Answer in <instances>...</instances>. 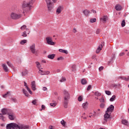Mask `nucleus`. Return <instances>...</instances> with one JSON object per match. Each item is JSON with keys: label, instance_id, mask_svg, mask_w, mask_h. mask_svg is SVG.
<instances>
[{"label": "nucleus", "instance_id": "nucleus-1", "mask_svg": "<svg viewBox=\"0 0 129 129\" xmlns=\"http://www.w3.org/2000/svg\"><path fill=\"white\" fill-rule=\"evenodd\" d=\"M6 129H30V126L23 124H18L12 122L7 124Z\"/></svg>", "mask_w": 129, "mask_h": 129}, {"label": "nucleus", "instance_id": "nucleus-2", "mask_svg": "<svg viewBox=\"0 0 129 129\" xmlns=\"http://www.w3.org/2000/svg\"><path fill=\"white\" fill-rule=\"evenodd\" d=\"M34 3H35L34 0H31L30 2H28L26 1L23 2L21 7V13L25 14V12L30 11V10H31V7H32V5H33Z\"/></svg>", "mask_w": 129, "mask_h": 129}, {"label": "nucleus", "instance_id": "nucleus-3", "mask_svg": "<svg viewBox=\"0 0 129 129\" xmlns=\"http://www.w3.org/2000/svg\"><path fill=\"white\" fill-rule=\"evenodd\" d=\"M63 106L64 108H68V104L69 103V100H70V98H71L70 96V93L68 91L66 90H64L63 91Z\"/></svg>", "mask_w": 129, "mask_h": 129}, {"label": "nucleus", "instance_id": "nucleus-4", "mask_svg": "<svg viewBox=\"0 0 129 129\" xmlns=\"http://www.w3.org/2000/svg\"><path fill=\"white\" fill-rule=\"evenodd\" d=\"M45 3L47 7L48 12H52L54 9V4L57 3V0H45Z\"/></svg>", "mask_w": 129, "mask_h": 129}, {"label": "nucleus", "instance_id": "nucleus-5", "mask_svg": "<svg viewBox=\"0 0 129 129\" xmlns=\"http://www.w3.org/2000/svg\"><path fill=\"white\" fill-rule=\"evenodd\" d=\"M22 17V15L21 14L12 13L11 14V18L13 20H19V19H21Z\"/></svg>", "mask_w": 129, "mask_h": 129}, {"label": "nucleus", "instance_id": "nucleus-6", "mask_svg": "<svg viewBox=\"0 0 129 129\" xmlns=\"http://www.w3.org/2000/svg\"><path fill=\"white\" fill-rule=\"evenodd\" d=\"M46 40L48 45H55V42H53V39L51 37H47Z\"/></svg>", "mask_w": 129, "mask_h": 129}, {"label": "nucleus", "instance_id": "nucleus-7", "mask_svg": "<svg viewBox=\"0 0 129 129\" xmlns=\"http://www.w3.org/2000/svg\"><path fill=\"white\" fill-rule=\"evenodd\" d=\"M11 110L10 109L4 108L1 110V112L3 115H6V114H10Z\"/></svg>", "mask_w": 129, "mask_h": 129}, {"label": "nucleus", "instance_id": "nucleus-8", "mask_svg": "<svg viewBox=\"0 0 129 129\" xmlns=\"http://www.w3.org/2000/svg\"><path fill=\"white\" fill-rule=\"evenodd\" d=\"M8 115L10 120H15V119L16 118V115H15L14 114H12L11 111L9 112V114H8Z\"/></svg>", "mask_w": 129, "mask_h": 129}, {"label": "nucleus", "instance_id": "nucleus-9", "mask_svg": "<svg viewBox=\"0 0 129 129\" xmlns=\"http://www.w3.org/2000/svg\"><path fill=\"white\" fill-rule=\"evenodd\" d=\"M114 109V106L113 105H111L107 108V110L106 111L109 112V114H110V113L113 111Z\"/></svg>", "mask_w": 129, "mask_h": 129}, {"label": "nucleus", "instance_id": "nucleus-10", "mask_svg": "<svg viewBox=\"0 0 129 129\" xmlns=\"http://www.w3.org/2000/svg\"><path fill=\"white\" fill-rule=\"evenodd\" d=\"M30 50L33 54L36 53V45L35 44L30 46Z\"/></svg>", "mask_w": 129, "mask_h": 129}, {"label": "nucleus", "instance_id": "nucleus-11", "mask_svg": "<svg viewBox=\"0 0 129 129\" xmlns=\"http://www.w3.org/2000/svg\"><path fill=\"white\" fill-rule=\"evenodd\" d=\"M108 20V17L106 16H104L100 18V21H102L104 24Z\"/></svg>", "mask_w": 129, "mask_h": 129}, {"label": "nucleus", "instance_id": "nucleus-12", "mask_svg": "<svg viewBox=\"0 0 129 129\" xmlns=\"http://www.w3.org/2000/svg\"><path fill=\"white\" fill-rule=\"evenodd\" d=\"M31 88L34 91L37 90V88H36V82H35V81L31 82Z\"/></svg>", "mask_w": 129, "mask_h": 129}, {"label": "nucleus", "instance_id": "nucleus-13", "mask_svg": "<svg viewBox=\"0 0 129 129\" xmlns=\"http://www.w3.org/2000/svg\"><path fill=\"white\" fill-rule=\"evenodd\" d=\"M83 14H84V16H86V17H88V16H89V14H90V11L86 9L83 11Z\"/></svg>", "mask_w": 129, "mask_h": 129}, {"label": "nucleus", "instance_id": "nucleus-14", "mask_svg": "<svg viewBox=\"0 0 129 129\" xmlns=\"http://www.w3.org/2000/svg\"><path fill=\"white\" fill-rule=\"evenodd\" d=\"M29 74V72L27 70L25 69L23 70V71L21 73V75L23 77L25 76H27L28 74Z\"/></svg>", "mask_w": 129, "mask_h": 129}, {"label": "nucleus", "instance_id": "nucleus-15", "mask_svg": "<svg viewBox=\"0 0 129 129\" xmlns=\"http://www.w3.org/2000/svg\"><path fill=\"white\" fill-rule=\"evenodd\" d=\"M114 58H115V54L113 53L112 54V57L111 58L110 60L108 61V65H110L111 63L113 62V59H114Z\"/></svg>", "mask_w": 129, "mask_h": 129}, {"label": "nucleus", "instance_id": "nucleus-16", "mask_svg": "<svg viewBox=\"0 0 129 129\" xmlns=\"http://www.w3.org/2000/svg\"><path fill=\"white\" fill-rule=\"evenodd\" d=\"M109 113H110L109 112H107V111H105V113L104 115V117L106 119H108L109 117H110V115H109Z\"/></svg>", "mask_w": 129, "mask_h": 129}, {"label": "nucleus", "instance_id": "nucleus-17", "mask_svg": "<svg viewBox=\"0 0 129 129\" xmlns=\"http://www.w3.org/2000/svg\"><path fill=\"white\" fill-rule=\"evenodd\" d=\"M2 67L5 71V72H9V68H8V66L6 63H3L2 64Z\"/></svg>", "mask_w": 129, "mask_h": 129}, {"label": "nucleus", "instance_id": "nucleus-18", "mask_svg": "<svg viewBox=\"0 0 129 129\" xmlns=\"http://www.w3.org/2000/svg\"><path fill=\"white\" fill-rule=\"evenodd\" d=\"M102 45H99V46L98 47V48H97V50L96 51V53L97 54H98L99 53V52H100V51H101V50H102Z\"/></svg>", "mask_w": 129, "mask_h": 129}, {"label": "nucleus", "instance_id": "nucleus-19", "mask_svg": "<svg viewBox=\"0 0 129 129\" xmlns=\"http://www.w3.org/2000/svg\"><path fill=\"white\" fill-rule=\"evenodd\" d=\"M88 102H85V103H83V108H84V109H87V108H88Z\"/></svg>", "mask_w": 129, "mask_h": 129}, {"label": "nucleus", "instance_id": "nucleus-20", "mask_svg": "<svg viewBox=\"0 0 129 129\" xmlns=\"http://www.w3.org/2000/svg\"><path fill=\"white\" fill-rule=\"evenodd\" d=\"M61 12H62V7L59 6L57 8L56 10L57 15H59V14H60Z\"/></svg>", "mask_w": 129, "mask_h": 129}, {"label": "nucleus", "instance_id": "nucleus-21", "mask_svg": "<svg viewBox=\"0 0 129 129\" xmlns=\"http://www.w3.org/2000/svg\"><path fill=\"white\" fill-rule=\"evenodd\" d=\"M115 9L116 11H121L122 10V7L119 5H116L115 6Z\"/></svg>", "mask_w": 129, "mask_h": 129}, {"label": "nucleus", "instance_id": "nucleus-22", "mask_svg": "<svg viewBox=\"0 0 129 129\" xmlns=\"http://www.w3.org/2000/svg\"><path fill=\"white\" fill-rule=\"evenodd\" d=\"M88 82L86 81V79H83L81 80V84H82V85H85L86 84H87Z\"/></svg>", "mask_w": 129, "mask_h": 129}, {"label": "nucleus", "instance_id": "nucleus-23", "mask_svg": "<svg viewBox=\"0 0 129 129\" xmlns=\"http://www.w3.org/2000/svg\"><path fill=\"white\" fill-rule=\"evenodd\" d=\"M22 91L25 96H27V97H29V94L28 93V92L27 91V90H26V89H23Z\"/></svg>", "mask_w": 129, "mask_h": 129}, {"label": "nucleus", "instance_id": "nucleus-24", "mask_svg": "<svg viewBox=\"0 0 129 129\" xmlns=\"http://www.w3.org/2000/svg\"><path fill=\"white\" fill-rule=\"evenodd\" d=\"M4 114L2 113H0V119H2L3 121H5L6 120V117H5Z\"/></svg>", "mask_w": 129, "mask_h": 129}, {"label": "nucleus", "instance_id": "nucleus-25", "mask_svg": "<svg viewBox=\"0 0 129 129\" xmlns=\"http://www.w3.org/2000/svg\"><path fill=\"white\" fill-rule=\"evenodd\" d=\"M47 58H48V59H53L54 58H55V54H49L47 56Z\"/></svg>", "mask_w": 129, "mask_h": 129}, {"label": "nucleus", "instance_id": "nucleus-26", "mask_svg": "<svg viewBox=\"0 0 129 129\" xmlns=\"http://www.w3.org/2000/svg\"><path fill=\"white\" fill-rule=\"evenodd\" d=\"M122 123L125 125H127V124H128V121L126 119H123L122 120Z\"/></svg>", "mask_w": 129, "mask_h": 129}, {"label": "nucleus", "instance_id": "nucleus-27", "mask_svg": "<svg viewBox=\"0 0 129 129\" xmlns=\"http://www.w3.org/2000/svg\"><path fill=\"white\" fill-rule=\"evenodd\" d=\"M59 52H60L61 53H64V54H68V51L66 50H64L62 49H58Z\"/></svg>", "mask_w": 129, "mask_h": 129}, {"label": "nucleus", "instance_id": "nucleus-28", "mask_svg": "<svg viewBox=\"0 0 129 129\" xmlns=\"http://www.w3.org/2000/svg\"><path fill=\"white\" fill-rule=\"evenodd\" d=\"M20 29L23 31H24V30H26L27 31H29V28H27V26L25 25L22 26Z\"/></svg>", "mask_w": 129, "mask_h": 129}, {"label": "nucleus", "instance_id": "nucleus-29", "mask_svg": "<svg viewBox=\"0 0 129 129\" xmlns=\"http://www.w3.org/2000/svg\"><path fill=\"white\" fill-rule=\"evenodd\" d=\"M27 40H26V39L22 40L21 41L20 44L21 45H25V44H26V43H27Z\"/></svg>", "mask_w": 129, "mask_h": 129}, {"label": "nucleus", "instance_id": "nucleus-30", "mask_svg": "<svg viewBox=\"0 0 129 129\" xmlns=\"http://www.w3.org/2000/svg\"><path fill=\"white\" fill-rule=\"evenodd\" d=\"M115 98H116V96L115 95H113L111 98L110 99V101L112 102V101H114V100H115Z\"/></svg>", "mask_w": 129, "mask_h": 129}, {"label": "nucleus", "instance_id": "nucleus-31", "mask_svg": "<svg viewBox=\"0 0 129 129\" xmlns=\"http://www.w3.org/2000/svg\"><path fill=\"white\" fill-rule=\"evenodd\" d=\"M60 123L63 126H66V122L63 119L60 121Z\"/></svg>", "mask_w": 129, "mask_h": 129}, {"label": "nucleus", "instance_id": "nucleus-32", "mask_svg": "<svg viewBox=\"0 0 129 129\" xmlns=\"http://www.w3.org/2000/svg\"><path fill=\"white\" fill-rule=\"evenodd\" d=\"M11 100H12V101H13V102H14L15 103L18 102V100L16 98H11Z\"/></svg>", "mask_w": 129, "mask_h": 129}, {"label": "nucleus", "instance_id": "nucleus-33", "mask_svg": "<svg viewBox=\"0 0 129 129\" xmlns=\"http://www.w3.org/2000/svg\"><path fill=\"white\" fill-rule=\"evenodd\" d=\"M27 36H28V35L27 34V32L26 31L23 32L22 34V37H27Z\"/></svg>", "mask_w": 129, "mask_h": 129}, {"label": "nucleus", "instance_id": "nucleus-34", "mask_svg": "<svg viewBox=\"0 0 129 129\" xmlns=\"http://www.w3.org/2000/svg\"><path fill=\"white\" fill-rule=\"evenodd\" d=\"M90 23H95V22H96V18H93V19H91L90 20Z\"/></svg>", "mask_w": 129, "mask_h": 129}, {"label": "nucleus", "instance_id": "nucleus-35", "mask_svg": "<svg viewBox=\"0 0 129 129\" xmlns=\"http://www.w3.org/2000/svg\"><path fill=\"white\" fill-rule=\"evenodd\" d=\"M121 79L122 80H125V81H126V78H125V77H123L122 76L118 77V79Z\"/></svg>", "mask_w": 129, "mask_h": 129}, {"label": "nucleus", "instance_id": "nucleus-36", "mask_svg": "<svg viewBox=\"0 0 129 129\" xmlns=\"http://www.w3.org/2000/svg\"><path fill=\"white\" fill-rule=\"evenodd\" d=\"M45 108H46V106H45V105H42L41 109H40V111H42V110H44Z\"/></svg>", "mask_w": 129, "mask_h": 129}, {"label": "nucleus", "instance_id": "nucleus-37", "mask_svg": "<svg viewBox=\"0 0 129 129\" xmlns=\"http://www.w3.org/2000/svg\"><path fill=\"white\" fill-rule=\"evenodd\" d=\"M66 81V78L64 77H62L61 79L60 80V82H65Z\"/></svg>", "mask_w": 129, "mask_h": 129}, {"label": "nucleus", "instance_id": "nucleus-38", "mask_svg": "<svg viewBox=\"0 0 129 129\" xmlns=\"http://www.w3.org/2000/svg\"><path fill=\"white\" fill-rule=\"evenodd\" d=\"M105 92L107 95H111V92L109 91H105Z\"/></svg>", "mask_w": 129, "mask_h": 129}, {"label": "nucleus", "instance_id": "nucleus-39", "mask_svg": "<svg viewBox=\"0 0 129 129\" xmlns=\"http://www.w3.org/2000/svg\"><path fill=\"white\" fill-rule=\"evenodd\" d=\"M73 71H75L76 70V66L75 64H74L72 67Z\"/></svg>", "mask_w": 129, "mask_h": 129}, {"label": "nucleus", "instance_id": "nucleus-40", "mask_svg": "<svg viewBox=\"0 0 129 129\" xmlns=\"http://www.w3.org/2000/svg\"><path fill=\"white\" fill-rule=\"evenodd\" d=\"M95 95L96 96H100V95H101V93H99V92H95Z\"/></svg>", "mask_w": 129, "mask_h": 129}, {"label": "nucleus", "instance_id": "nucleus-41", "mask_svg": "<svg viewBox=\"0 0 129 129\" xmlns=\"http://www.w3.org/2000/svg\"><path fill=\"white\" fill-rule=\"evenodd\" d=\"M124 26H125V21L123 20L121 23V27H124Z\"/></svg>", "mask_w": 129, "mask_h": 129}, {"label": "nucleus", "instance_id": "nucleus-42", "mask_svg": "<svg viewBox=\"0 0 129 129\" xmlns=\"http://www.w3.org/2000/svg\"><path fill=\"white\" fill-rule=\"evenodd\" d=\"M27 90L29 92L30 94H33V92L32 91H31V89H30V88H26Z\"/></svg>", "mask_w": 129, "mask_h": 129}, {"label": "nucleus", "instance_id": "nucleus-43", "mask_svg": "<svg viewBox=\"0 0 129 129\" xmlns=\"http://www.w3.org/2000/svg\"><path fill=\"white\" fill-rule=\"evenodd\" d=\"M107 119L104 118V120L102 122L103 124H106V122H107Z\"/></svg>", "mask_w": 129, "mask_h": 129}, {"label": "nucleus", "instance_id": "nucleus-44", "mask_svg": "<svg viewBox=\"0 0 129 129\" xmlns=\"http://www.w3.org/2000/svg\"><path fill=\"white\" fill-rule=\"evenodd\" d=\"M8 94H10V92H7L6 94H4V95H3V97H4V98H7V97L8 96Z\"/></svg>", "mask_w": 129, "mask_h": 129}, {"label": "nucleus", "instance_id": "nucleus-45", "mask_svg": "<svg viewBox=\"0 0 129 129\" xmlns=\"http://www.w3.org/2000/svg\"><path fill=\"white\" fill-rule=\"evenodd\" d=\"M50 106H52V107H55V106H56V105H57L56 103H50Z\"/></svg>", "mask_w": 129, "mask_h": 129}, {"label": "nucleus", "instance_id": "nucleus-46", "mask_svg": "<svg viewBox=\"0 0 129 129\" xmlns=\"http://www.w3.org/2000/svg\"><path fill=\"white\" fill-rule=\"evenodd\" d=\"M100 106L101 108H104V106H105V104L101 103Z\"/></svg>", "mask_w": 129, "mask_h": 129}, {"label": "nucleus", "instance_id": "nucleus-47", "mask_svg": "<svg viewBox=\"0 0 129 129\" xmlns=\"http://www.w3.org/2000/svg\"><path fill=\"white\" fill-rule=\"evenodd\" d=\"M60 60H64V57H63V56H60V57L57 58L58 61H60Z\"/></svg>", "mask_w": 129, "mask_h": 129}, {"label": "nucleus", "instance_id": "nucleus-48", "mask_svg": "<svg viewBox=\"0 0 129 129\" xmlns=\"http://www.w3.org/2000/svg\"><path fill=\"white\" fill-rule=\"evenodd\" d=\"M78 101H82V97L81 96H80L78 98Z\"/></svg>", "mask_w": 129, "mask_h": 129}, {"label": "nucleus", "instance_id": "nucleus-49", "mask_svg": "<svg viewBox=\"0 0 129 129\" xmlns=\"http://www.w3.org/2000/svg\"><path fill=\"white\" fill-rule=\"evenodd\" d=\"M7 64L8 65V66H9V67H13V64L9 61H7Z\"/></svg>", "mask_w": 129, "mask_h": 129}, {"label": "nucleus", "instance_id": "nucleus-50", "mask_svg": "<svg viewBox=\"0 0 129 129\" xmlns=\"http://www.w3.org/2000/svg\"><path fill=\"white\" fill-rule=\"evenodd\" d=\"M100 102H104V98L102 97L101 99H99Z\"/></svg>", "mask_w": 129, "mask_h": 129}, {"label": "nucleus", "instance_id": "nucleus-51", "mask_svg": "<svg viewBox=\"0 0 129 129\" xmlns=\"http://www.w3.org/2000/svg\"><path fill=\"white\" fill-rule=\"evenodd\" d=\"M32 103H33V104H34V105H36V104L37 103V100H33Z\"/></svg>", "mask_w": 129, "mask_h": 129}, {"label": "nucleus", "instance_id": "nucleus-52", "mask_svg": "<svg viewBox=\"0 0 129 129\" xmlns=\"http://www.w3.org/2000/svg\"><path fill=\"white\" fill-rule=\"evenodd\" d=\"M24 86L25 87L26 89L29 88V87H28V85H27V83H26V82L24 81Z\"/></svg>", "mask_w": 129, "mask_h": 129}, {"label": "nucleus", "instance_id": "nucleus-53", "mask_svg": "<svg viewBox=\"0 0 129 129\" xmlns=\"http://www.w3.org/2000/svg\"><path fill=\"white\" fill-rule=\"evenodd\" d=\"M91 85H89L88 86V87H87V90L88 91H89V90H90V89H91Z\"/></svg>", "mask_w": 129, "mask_h": 129}, {"label": "nucleus", "instance_id": "nucleus-54", "mask_svg": "<svg viewBox=\"0 0 129 129\" xmlns=\"http://www.w3.org/2000/svg\"><path fill=\"white\" fill-rule=\"evenodd\" d=\"M36 67L38 68V69L40 70L42 68V66H41V64H39V65H38L37 66H36Z\"/></svg>", "mask_w": 129, "mask_h": 129}, {"label": "nucleus", "instance_id": "nucleus-55", "mask_svg": "<svg viewBox=\"0 0 129 129\" xmlns=\"http://www.w3.org/2000/svg\"><path fill=\"white\" fill-rule=\"evenodd\" d=\"M39 73H40L41 75H44V74H43V71L41 69H39Z\"/></svg>", "mask_w": 129, "mask_h": 129}, {"label": "nucleus", "instance_id": "nucleus-56", "mask_svg": "<svg viewBox=\"0 0 129 129\" xmlns=\"http://www.w3.org/2000/svg\"><path fill=\"white\" fill-rule=\"evenodd\" d=\"M42 90H43V91H46V90H47V87H43L42 88Z\"/></svg>", "mask_w": 129, "mask_h": 129}, {"label": "nucleus", "instance_id": "nucleus-57", "mask_svg": "<svg viewBox=\"0 0 129 129\" xmlns=\"http://www.w3.org/2000/svg\"><path fill=\"white\" fill-rule=\"evenodd\" d=\"M100 32H101L100 29H97L96 31V34H100Z\"/></svg>", "mask_w": 129, "mask_h": 129}, {"label": "nucleus", "instance_id": "nucleus-58", "mask_svg": "<svg viewBox=\"0 0 129 129\" xmlns=\"http://www.w3.org/2000/svg\"><path fill=\"white\" fill-rule=\"evenodd\" d=\"M123 55H124V52H121L119 55L120 57H121V56H123Z\"/></svg>", "mask_w": 129, "mask_h": 129}, {"label": "nucleus", "instance_id": "nucleus-59", "mask_svg": "<svg viewBox=\"0 0 129 129\" xmlns=\"http://www.w3.org/2000/svg\"><path fill=\"white\" fill-rule=\"evenodd\" d=\"M73 33H77V30L75 28H74L73 30Z\"/></svg>", "mask_w": 129, "mask_h": 129}, {"label": "nucleus", "instance_id": "nucleus-60", "mask_svg": "<svg viewBox=\"0 0 129 129\" xmlns=\"http://www.w3.org/2000/svg\"><path fill=\"white\" fill-rule=\"evenodd\" d=\"M99 71H101L102 70H103V67H100L99 68Z\"/></svg>", "mask_w": 129, "mask_h": 129}, {"label": "nucleus", "instance_id": "nucleus-61", "mask_svg": "<svg viewBox=\"0 0 129 129\" xmlns=\"http://www.w3.org/2000/svg\"><path fill=\"white\" fill-rule=\"evenodd\" d=\"M112 87H116V86H117V85L116 84H112L111 85Z\"/></svg>", "mask_w": 129, "mask_h": 129}, {"label": "nucleus", "instance_id": "nucleus-62", "mask_svg": "<svg viewBox=\"0 0 129 129\" xmlns=\"http://www.w3.org/2000/svg\"><path fill=\"white\" fill-rule=\"evenodd\" d=\"M35 64H36V66H38V65H40V62H39L38 61H36L35 62Z\"/></svg>", "mask_w": 129, "mask_h": 129}, {"label": "nucleus", "instance_id": "nucleus-63", "mask_svg": "<svg viewBox=\"0 0 129 129\" xmlns=\"http://www.w3.org/2000/svg\"><path fill=\"white\" fill-rule=\"evenodd\" d=\"M92 59H95V58H96V55H94L93 56H92Z\"/></svg>", "mask_w": 129, "mask_h": 129}, {"label": "nucleus", "instance_id": "nucleus-64", "mask_svg": "<svg viewBox=\"0 0 129 129\" xmlns=\"http://www.w3.org/2000/svg\"><path fill=\"white\" fill-rule=\"evenodd\" d=\"M126 81H129V76H128L127 78H126Z\"/></svg>", "mask_w": 129, "mask_h": 129}]
</instances>
